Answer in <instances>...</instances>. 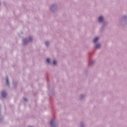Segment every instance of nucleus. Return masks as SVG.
<instances>
[{"label":"nucleus","mask_w":127,"mask_h":127,"mask_svg":"<svg viewBox=\"0 0 127 127\" xmlns=\"http://www.w3.org/2000/svg\"><path fill=\"white\" fill-rule=\"evenodd\" d=\"M53 64H54V65H56V64H57V61H56L55 60L54 61Z\"/></svg>","instance_id":"7"},{"label":"nucleus","mask_w":127,"mask_h":127,"mask_svg":"<svg viewBox=\"0 0 127 127\" xmlns=\"http://www.w3.org/2000/svg\"><path fill=\"white\" fill-rule=\"evenodd\" d=\"M6 83L8 85L9 84V82H8V77H6Z\"/></svg>","instance_id":"6"},{"label":"nucleus","mask_w":127,"mask_h":127,"mask_svg":"<svg viewBox=\"0 0 127 127\" xmlns=\"http://www.w3.org/2000/svg\"><path fill=\"white\" fill-rule=\"evenodd\" d=\"M29 41H31V38H30Z\"/></svg>","instance_id":"11"},{"label":"nucleus","mask_w":127,"mask_h":127,"mask_svg":"<svg viewBox=\"0 0 127 127\" xmlns=\"http://www.w3.org/2000/svg\"><path fill=\"white\" fill-rule=\"evenodd\" d=\"M98 20L99 21V22H102L103 21V20H104V17L102 16H100Z\"/></svg>","instance_id":"1"},{"label":"nucleus","mask_w":127,"mask_h":127,"mask_svg":"<svg viewBox=\"0 0 127 127\" xmlns=\"http://www.w3.org/2000/svg\"><path fill=\"white\" fill-rule=\"evenodd\" d=\"M24 101H27V99H26V98H24Z\"/></svg>","instance_id":"10"},{"label":"nucleus","mask_w":127,"mask_h":127,"mask_svg":"<svg viewBox=\"0 0 127 127\" xmlns=\"http://www.w3.org/2000/svg\"><path fill=\"white\" fill-rule=\"evenodd\" d=\"M54 124V121H53V120H52L50 122V124L52 127H53Z\"/></svg>","instance_id":"4"},{"label":"nucleus","mask_w":127,"mask_h":127,"mask_svg":"<svg viewBox=\"0 0 127 127\" xmlns=\"http://www.w3.org/2000/svg\"><path fill=\"white\" fill-rule=\"evenodd\" d=\"M1 96H2V97H3V98H4L6 96V93H5V92H4V91H3V92L1 93Z\"/></svg>","instance_id":"2"},{"label":"nucleus","mask_w":127,"mask_h":127,"mask_svg":"<svg viewBox=\"0 0 127 127\" xmlns=\"http://www.w3.org/2000/svg\"><path fill=\"white\" fill-rule=\"evenodd\" d=\"M49 44V43L48 42H46V45L47 46H48V45Z\"/></svg>","instance_id":"9"},{"label":"nucleus","mask_w":127,"mask_h":127,"mask_svg":"<svg viewBox=\"0 0 127 127\" xmlns=\"http://www.w3.org/2000/svg\"><path fill=\"white\" fill-rule=\"evenodd\" d=\"M100 47H101V45L100 44H97L95 46V48L99 49Z\"/></svg>","instance_id":"5"},{"label":"nucleus","mask_w":127,"mask_h":127,"mask_svg":"<svg viewBox=\"0 0 127 127\" xmlns=\"http://www.w3.org/2000/svg\"><path fill=\"white\" fill-rule=\"evenodd\" d=\"M98 40H99V37H96L93 41L94 43L97 42Z\"/></svg>","instance_id":"3"},{"label":"nucleus","mask_w":127,"mask_h":127,"mask_svg":"<svg viewBox=\"0 0 127 127\" xmlns=\"http://www.w3.org/2000/svg\"><path fill=\"white\" fill-rule=\"evenodd\" d=\"M47 62L48 64L50 63V59H47Z\"/></svg>","instance_id":"8"}]
</instances>
